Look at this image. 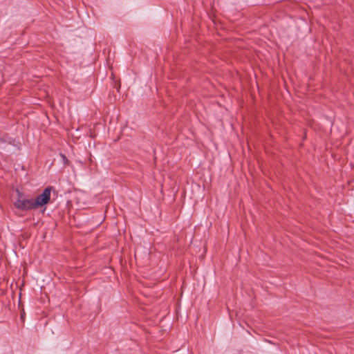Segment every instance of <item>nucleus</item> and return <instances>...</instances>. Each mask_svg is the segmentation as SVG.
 Instances as JSON below:
<instances>
[{"instance_id":"f257e3e1","label":"nucleus","mask_w":354,"mask_h":354,"mask_svg":"<svg viewBox=\"0 0 354 354\" xmlns=\"http://www.w3.org/2000/svg\"><path fill=\"white\" fill-rule=\"evenodd\" d=\"M18 198L14 202V206L21 211L35 209L33 199L26 198L21 193L17 190Z\"/></svg>"},{"instance_id":"f03ea898","label":"nucleus","mask_w":354,"mask_h":354,"mask_svg":"<svg viewBox=\"0 0 354 354\" xmlns=\"http://www.w3.org/2000/svg\"><path fill=\"white\" fill-rule=\"evenodd\" d=\"M53 189V187H47L41 194L38 195L35 200L33 199L35 209L48 203L50 199L51 190Z\"/></svg>"}]
</instances>
